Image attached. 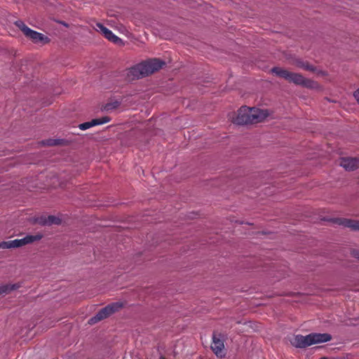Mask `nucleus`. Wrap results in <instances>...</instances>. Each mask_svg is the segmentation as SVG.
Here are the masks:
<instances>
[{"label":"nucleus","instance_id":"obj_1","mask_svg":"<svg viewBox=\"0 0 359 359\" xmlns=\"http://www.w3.org/2000/svg\"><path fill=\"white\" fill-rule=\"evenodd\" d=\"M268 116L267 110L256 107H242L238 111L234 123L238 125L257 123L263 121Z\"/></svg>","mask_w":359,"mask_h":359},{"label":"nucleus","instance_id":"obj_2","mask_svg":"<svg viewBox=\"0 0 359 359\" xmlns=\"http://www.w3.org/2000/svg\"><path fill=\"white\" fill-rule=\"evenodd\" d=\"M332 339V336L327 333H311L306 336L297 334L290 339V344L299 348H304L313 344L324 343Z\"/></svg>","mask_w":359,"mask_h":359},{"label":"nucleus","instance_id":"obj_3","mask_svg":"<svg viewBox=\"0 0 359 359\" xmlns=\"http://www.w3.org/2000/svg\"><path fill=\"white\" fill-rule=\"evenodd\" d=\"M271 71L279 77L283 78L296 85L310 89H318L319 88V84L317 82L306 79L300 74L291 72L280 67H273Z\"/></svg>","mask_w":359,"mask_h":359},{"label":"nucleus","instance_id":"obj_4","mask_svg":"<svg viewBox=\"0 0 359 359\" xmlns=\"http://www.w3.org/2000/svg\"><path fill=\"white\" fill-rule=\"evenodd\" d=\"M123 306V303L116 302L108 304L105 307L102 308L99 312L93 318L89 320L90 324H94L99 321H101L113 313L118 311Z\"/></svg>","mask_w":359,"mask_h":359},{"label":"nucleus","instance_id":"obj_5","mask_svg":"<svg viewBox=\"0 0 359 359\" xmlns=\"http://www.w3.org/2000/svg\"><path fill=\"white\" fill-rule=\"evenodd\" d=\"M42 238L41 235H28L20 239H15L8 241H4L0 243V248L8 249L24 246L27 244L32 243L34 241H39Z\"/></svg>","mask_w":359,"mask_h":359},{"label":"nucleus","instance_id":"obj_6","mask_svg":"<svg viewBox=\"0 0 359 359\" xmlns=\"http://www.w3.org/2000/svg\"><path fill=\"white\" fill-rule=\"evenodd\" d=\"M224 344L222 334L214 332L212 334V343L211 344L212 351L217 357L222 358L224 356Z\"/></svg>","mask_w":359,"mask_h":359},{"label":"nucleus","instance_id":"obj_7","mask_svg":"<svg viewBox=\"0 0 359 359\" xmlns=\"http://www.w3.org/2000/svg\"><path fill=\"white\" fill-rule=\"evenodd\" d=\"M146 76L153 74L154 72L161 69L165 62L158 58H153L142 62Z\"/></svg>","mask_w":359,"mask_h":359},{"label":"nucleus","instance_id":"obj_8","mask_svg":"<svg viewBox=\"0 0 359 359\" xmlns=\"http://www.w3.org/2000/svg\"><path fill=\"white\" fill-rule=\"evenodd\" d=\"M142 62L128 69L126 72V79L131 81L146 76Z\"/></svg>","mask_w":359,"mask_h":359},{"label":"nucleus","instance_id":"obj_9","mask_svg":"<svg viewBox=\"0 0 359 359\" xmlns=\"http://www.w3.org/2000/svg\"><path fill=\"white\" fill-rule=\"evenodd\" d=\"M111 121V118L109 116H103L100 118H94L90 121L85 122L79 125V129L82 130H87L93 126H98L109 123Z\"/></svg>","mask_w":359,"mask_h":359},{"label":"nucleus","instance_id":"obj_10","mask_svg":"<svg viewBox=\"0 0 359 359\" xmlns=\"http://www.w3.org/2000/svg\"><path fill=\"white\" fill-rule=\"evenodd\" d=\"M334 223L353 230H359V221L346 218H336L333 220Z\"/></svg>","mask_w":359,"mask_h":359},{"label":"nucleus","instance_id":"obj_11","mask_svg":"<svg viewBox=\"0 0 359 359\" xmlns=\"http://www.w3.org/2000/svg\"><path fill=\"white\" fill-rule=\"evenodd\" d=\"M96 26L98 28V30L101 32L104 37L109 41L115 43H117L121 41L120 38L114 34V33L110 29L104 27L102 24L97 23Z\"/></svg>","mask_w":359,"mask_h":359},{"label":"nucleus","instance_id":"obj_12","mask_svg":"<svg viewBox=\"0 0 359 359\" xmlns=\"http://www.w3.org/2000/svg\"><path fill=\"white\" fill-rule=\"evenodd\" d=\"M340 165L346 170H354L359 166V160L356 158H343L341 159Z\"/></svg>","mask_w":359,"mask_h":359},{"label":"nucleus","instance_id":"obj_13","mask_svg":"<svg viewBox=\"0 0 359 359\" xmlns=\"http://www.w3.org/2000/svg\"><path fill=\"white\" fill-rule=\"evenodd\" d=\"M27 31L28 33L26 34V36L31 39L34 43L42 42L45 43L49 41L48 38L45 36L43 34L39 33L31 29Z\"/></svg>","mask_w":359,"mask_h":359},{"label":"nucleus","instance_id":"obj_14","mask_svg":"<svg viewBox=\"0 0 359 359\" xmlns=\"http://www.w3.org/2000/svg\"><path fill=\"white\" fill-rule=\"evenodd\" d=\"M20 287V284H5L0 285V295L3 294H8L11 292L18 289Z\"/></svg>","mask_w":359,"mask_h":359},{"label":"nucleus","instance_id":"obj_15","mask_svg":"<svg viewBox=\"0 0 359 359\" xmlns=\"http://www.w3.org/2000/svg\"><path fill=\"white\" fill-rule=\"evenodd\" d=\"M39 222L44 225H50L53 224H60L61 220L58 217H56L53 215H49L47 217H41Z\"/></svg>","mask_w":359,"mask_h":359},{"label":"nucleus","instance_id":"obj_16","mask_svg":"<svg viewBox=\"0 0 359 359\" xmlns=\"http://www.w3.org/2000/svg\"><path fill=\"white\" fill-rule=\"evenodd\" d=\"M121 104V102L115 100L114 102H108L103 107V110L106 111H111L113 109H117Z\"/></svg>","mask_w":359,"mask_h":359},{"label":"nucleus","instance_id":"obj_17","mask_svg":"<svg viewBox=\"0 0 359 359\" xmlns=\"http://www.w3.org/2000/svg\"><path fill=\"white\" fill-rule=\"evenodd\" d=\"M15 25L23 32V34L26 36L27 34L29 28L22 21L18 20L15 22Z\"/></svg>","mask_w":359,"mask_h":359},{"label":"nucleus","instance_id":"obj_18","mask_svg":"<svg viewBox=\"0 0 359 359\" xmlns=\"http://www.w3.org/2000/svg\"><path fill=\"white\" fill-rule=\"evenodd\" d=\"M62 142V140L49 139V140L43 141V144L48 145V146H55V145L61 144Z\"/></svg>","mask_w":359,"mask_h":359},{"label":"nucleus","instance_id":"obj_19","mask_svg":"<svg viewBox=\"0 0 359 359\" xmlns=\"http://www.w3.org/2000/svg\"><path fill=\"white\" fill-rule=\"evenodd\" d=\"M299 67H301L302 68H303L306 70H309V71H311V72L315 71V67H313L312 65H309L308 63L302 62L301 65H299Z\"/></svg>","mask_w":359,"mask_h":359},{"label":"nucleus","instance_id":"obj_20","mask_svg":"<svg viewBox=\"0 0 359 359\" xmlns=\"http://www.w3.org/2000/svg\"><path fill=\"white\" fill-rule=\"evenodd\" d=\"M354 97L359 104V89L354 93Z\"/></svg>","mask_w":359,"mask_h":359},{"label":"nucleus","instance_id":"obj_21","mask_svg":"<svg viewBox=\"0 0 359 359\" xmlns=\"http://www.w3.org/2000/svg\"><path fill=\"white\" fill-rule=\"evenodd\" d=\"M161 358V359H165V358L164 357H163V356H162Z\"/></svg>","mask_w":359,"mask_h":359},{"label":"nucleus","instance_id":"obj_22","mask_svg":"<svg viewBox=\"0 0 359 359\" xmlns=\"http://www.w3.org/2000/svg\"><path fill=\"white\" fill-rule=\"evenodd\" d=\"M320 359H326L325 358H321Z\"/></svg>","mask_w":359,"mask_h":359},{"label":"nucleus","instance_id":"obj_23","mask_svg":"<svg viewBox=\"0 0 359 359\" xmlns=\"http://www.w3.org/2000/svg\"><path fill=\"white\" fill-rule=\"evenodd\" d=\"M358 255V258H359V255Z\"/></svg>","mask_w":359,"mask_h":359}]
</instances>
